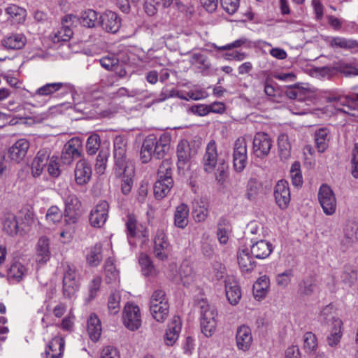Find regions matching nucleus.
I'll return each mask as SVG.
<instances>
[{"mask_svg": "<svg viewBox=\"0 0 358 358\" xmlns=\"http://www.w3.org/2000/svg\"><path fill=\"white\" fill-rule=\"evenodd\" d=\"M173 185L171 162L166 159L159 167L157 180L154 185V194L156 199H162L169 193Z\"/></svg>", "mask_w": 358, "mask_h": 358, "instance_id": "f257e3e1", "label": "nucleus"}, {"mask_svg": "<svg viewBox=\"0 0 358 358\" xmlns=\"http://www.w3.org/2000/svg\"><path fill=\"white\" fill-rule=\"evenodd\" d=\"M197 153V150L194 145L191 146L187 140H181L177 146V166L179 173L186 175L191 164V159Z\"/></svg>", "mask_w": 358, "mask_h": 358, "instance_id": "f03ea898", "label": "nucleus"}, {"mask_svg": "<svg viewBox=\"0 0 358 358\" xmlns=\"http://www.w3.org/2000/svg\"><path fill=\"white\" fill-rule=\"evenodd\" d=\"M199 307L201 331L206 337H210L216 329L215 317L217 316V312L205 301L199 302Z\"/></svg>", "mask_w": 358, "mask_h": 358, "instance_id": "7ed1b4c3", "label": "nucleus"}, {"mask_svg": "<svg viewBox=\"0 0 358 358\" xmlns=\"http://www.w3.org/2000/svg\"><path fill=\"white\" fill-rule=\"evenodd\" d=\"M80 287L79 275L75 266L66 264L63 276V294L68 299L73 297Z\"/></svg>", "mask_w": 358, "mask_h": 358, "instance_id": "20e7f679", "label": "nucleus"}, {"mask_svg": "<svg viewBox=\"0 0 358 358\" xmlns=\"http://www.w3.org/2000/svg\"><path fill=\"white\" fill-rule=\"evenodd\" d=\"M318 200L324 213L332 215L336 210V199L331 188L327 184L320 186L318 191Z\"/></svg>", "mask_w": 358, "mask_h": 358, "instance_id": "39448f33", "label": "nucleus"}, {"mask_svg": "<svg viewBox=\"0 0 358 358\" xmlns=\"http://www.w3.org/2000/svg\"><path fill=\"white\" fill-rule=\"evenodd\" d=\"M64 203L66 224L67 225L76 224L81 215L80 211L81 203L80 201L75 194H69L64 198Z\"/></svg>", "mask_w": 358, "mask_h": 358, "instance_id": "423d86ee", "label": "nucleus"}, {"mask_svg": "<svg viewBox=\"0 0 358 358\" xmlns=\"http://www.w3.org/2000/svg\"><path fill=\"white\" fill-rule=\"evenodd\" d=\"M122 320L128 329L135 331L139 329L141 325V316L138 306L127 303L124 308Z\"/></svg>", "mask_w": 358, "mask_h": 358, "instance_id": "0eeeda50", "label": "nucleus"}, {"mask_svg": "<svg viewBox=\"0 0 358 358\" xmlns=\"http://www.w3.org/2000/svg\"><path fill=\"white\" fill-rule=\"evenodd\" d=\"M109 204L106 201H101L91 210L89 216L90 223L96 228L102 227L108 217Z\"/></svg>", "mask_w": 358, "mask_h": 358, "instance_id": "6e6552de", "label": "nucleus"}, {"mask_svg": "<svg viewBox=\"0 0 358 358\" xmlns=\"http://www.w3.org/2000/svg\"><path fill=\"white\" fill-rule=\"evenodd\" d=\"M170 252L171 245L166 235L163 230L158 229L154 238L153 252L155 257L161 261H165L168 259Z\"/></svg>", "mask_w": 358, "mask_h": 358, "instance_id": "1a4fd4ad", "label": "nucleus"}, {"mask_svg": "<svg viewBox=\"0 0 358 358\" xmlns=\"http://www.w3.org/2000/svg\"><path fill=\"white\" fill-rule=\"evenodd\" d=\"M52 151L48 148L38 151L31 164V174L34 178L41 176L50 159Z\"/></svg>", "mask_w": 358, "mask_h": 358, "instance_id": "9d476101", "label": "nucleus"}, {"mask_svg": "<svg viewBox=\"0 0 358 358\" xmlns=\"http://www.w3.org/2000/svg\"><path fill=\"white\" fill-rule=\"evenodd\" d=\"M234 166L236 171L241 172L247 164V143L244 138H238L234 148Z\"/></svg>", "mask_w": 358, "mask_h": 358, "instance_id": "9b49d317", "label": "nucleus"}, {"mask_svg": "<svg viewBox=\"0 0 358 358\" xmlns=\"http://www.w3.org/2000/svg\"><path fill=\"white\" fill-rule=\"evenodd\" d=\"M273 145V141L268 134L264 132L257 133L253 139V152L259 158L267 156Z\"/></svg>", "mask_w": 358, "mask_h": 358, "instance_id": "f8f14e48", "label": "nucleus"}, {"mask_svg": "<svg viewBox=\"0 0 358 358\" xmlns=\"http://www.w3.org/2000/svg\"><path fill=\"white\" fill-rule=\"evenodd\" d=\"M72 90L73 85L68 83H48L38 88L35 92L31 94V97L52 96L59 91L67 92Z\"/></svg>", "mask_w": 358, "mask_h": 358, "instance_id": "ddd939ff", "label": "nucleus"}, {"mask_svg": "<svg viewBox=\"0 0 358 358\" xmlns=\"http://www.w3.org/2000/svg\"><path fill=\"white\" fill-rule=\"evenodd\" d=\"M273 194L278 207L282 210L286 209L291 199L288 182L285 180L278 181L275 186Z\"/></svg>", "mask_w": 358, "mask_h": 358, "instance_id": "4468645a", "label": "nucleus"}, {"mask_svg": "<svg viewBox=\"0 0 358 358\" xmlns=\"http://www.w3.org/2000/svg\"><path fill=\"white\" fill-rule=\"evenodd\" d=\"M82 151V142L78 138L70 139L64 146L62 152L63 162L69 164L74 158L80 157Z\"/></svg>", "mask_w": 358, "mask_h": 358, "instance_id": "2eb2a0df", "label": "nucleus"}, {"mask_svg": "<svg viewBox=\"0 0 358 358\" xmlns=\"http://www.w3.org/2000/svg\"><path fill=\"white\" fill-rule=\"evenodd\" d=\"M326 99L327 102L334 103V107L338 111L351 117H358V108L348 104V96L329 94Z\"/></svg>", "mask_w": 358, "mask_h": 358, "instance_id": "dca6fc26", "label": "nucleus"}, {"mask_svg": "<svg viewBox=\"0 0 358 358\" xmlns=\"http://www.w3.org/2000/svg\"><path fill=\"white\" fill-rule=\"evenodd\" d=\"M3 230L10 236L23 234L28 231L24 224H20L17 217L13 213H6L3 218Z\"/></svg>", "mask_w": 358, "mask_h": 358, "instance_id": "f3484780", "label": "nucleus"}, {"mask_svg": "<svg viewBox=\"0 0 358 358\" xmlns=\"http://www.w3.org/2000/svg\"><path fill=\"white\" fill-rule=\"evenodd\" d=\"M114 157V173L116 177L122 178L124 175H132L134 165L126 155H115Z\"/></svg>", "mask_w": 358, "mask_h": 358, "instance_id": "a211bd4d", "label": "nucleus"}, {"mask_svg": "<svg viewBox=\"0 0 358 358\" xmlns=\"http://www.w3.org/2000/svg\"><path fill=\"white\" fill-rule=\"evenodd\" d=\"M100 24L107 32L116 33L121 26L120 19L115 12L107 10L100 17Z\"/></svg>", "mask_w": 358, "mask_h": 358, "instance_id": "6ab92c4d", "label": "nucleus"}, {"mask_svg": "<svg viewBox=\"0 0 358 358\" xmlns=\"http://www.w3.org/2000/svg\"><path fill=\"white\" fill-rule=\"evenodd\" d=\"M217 162V150L216 143L211 140L207 144L203 157V165L206 172H212Z\"/></svg>", "mask_w": 358, "mask_h": 358, "instance_id": "aec40b11", "label": "nucleus"}, {"mask_svg": "<svg viewBox=\"0 0 358 358\" xmlns=\"http://www.w3.org/2000/svg\"><path fill=\"white\" fill-rule=\"evenodd\" d=\"M75 180L78 185H84L89 182L92 176V167L85 159L79 160L74 170Z\"/></svg>", "mask_w": 358, "mask_h": 358, "instance_id": "412c9836", "label": "nucleus"}, {"mask_svg": "<svg viewBox=\"0 0 358 358\" xmlns=\"http://www.w3.org/2000/svg\"><path fill=\"white\" fill-rule=\"evenodd\" d=\"M226 296L231 305H236L241 298L240 287L233 276H227L224 280Z\"/></svg>", "mask_w": 358, "mask_h": 358, "instance_id": "4be33fe9", "label": "nucleus"}, {"mask_svg": "<svg viewBox=\"0 0 358 358\" xmlns=\"http://www.w3.org/2000/svg\"><path fill=\"white\" fill-rule=\"evenodd\" d=\"M236 341L238 350L245 352L250 349L253 339L249 327L242 325L237 329Z\"/></svg>", "mask_w": 358, "mask_h": 358, "instance_id": "5701e85b", "label": "nucleus"}, {"mask_svg": "<svg viewBox=\"0 0 358 358\" xmlns=\"http://www.w3.org/2000/svg\"><path fill=\"white\" fill-rule=\"evenodd\" d=\"M30 144L26 138L17 140L9 149V157L15 162H21L27 155Z\"/></svg>", "mask_w": 358, "mask_h": 358, "instance_id": "b1692460", "label": "nucleus"}, {"mask_svg": "<svg viewBox=\"0 0 358 358\" xmlns=\"http://www.w3.org/2000/svg\"><path fill=\"white\" fill-rule=\"evenodd\" d=\"M64 345V340L56 336L49 342L42 356L43 358H60L63 354Z\"/></svg>", "mask_w": 358, "mask_h": 358, "instance_id": "393cba45", "label": "nucleus"}, {"mask_svg": "<svg viewBox=\"0 0 358 358\" xmlns=\"http://www.w3.org/2000/svg\"><path fill=\"white\" fill-rule=\"evenodd\" d=\"M251 241L253 243L251 245V253L257 259H265L273 251V246L268 241L264 240L255 241L253 238Z\"/></svg>", "mask_w": 358, "mask_h": 358, "instance_id": "a878e982", "label": "nucleus"}, {"mask_svg": "<svg viewBox=\"0 0 358 358\" xmlns=\"http://www.w3.org/2000/svg\"><path fill=\"white\" fill-rule=\"evenodd\" d=\"M50 241L46 237H41L36 245V261L45 264L50 259Z\"/></svg>", "mask_w": 358, "mask_h": 358, "instance_id": "bb28decb", "label": "nucleus"}, {"mask_svg": "<svg viewBox=\"0 0 358 358\" xmlns=\"http://www.w3.org/2000/svg\"><path fill=\"white\" fill-rule=\"evenodd\" d=\"M343 336V322L341 319L334 320L329 334L327 337V344L331 347L337 346Z\"/></svg>", "mask_w": 358, "mask_h": 358, "instance_id": "cd10ccee", "label": "nucleus"}, {"mask_svg": "<svg viewBox=\"0 0 358 358\" xmlns=\"http://www.w3.org/2000/svg\"><path fill=\"white\" fill-rule=\"evenodd\" d=\"M189 206L185 203L179 204L174 212V225L180 229H185L189 222Z\"/></svg>", "mask_w": 358, "mask_h": 358, "instance_id": "c85d7f7f", "label": "nucleus"}, {"mask_svg": "<svg viewBox=\"0 0 358 358\" xmlns=\"http://www.w3.org/2000/svg\"><path fill=\"white\" fill-rule=\"evenodd\" d=\"M26 43L27 38L22 34H12L1 41L2 45L10 50L22 49Z\"/></svg>", "mask_w": 358, "mask_h": 358, "instance_id": "c756f323", "label": "nucleus"}, {"mask_svg": "<svg viewBox=\"0 0 358 358\" xmlns=\"http://www.w3.org/2000/svg\"><path fill=\"white\" fill-rule=\"evenodd\" d=\"M209 203L207 200L201 199L193 204L192 214L197 222H203L208 215Z\"/></svg>", "mask_w": 358, "mask_h": 358, "instance_id": "7c9ffc66", "label": "nucleus"}, {"mask_svg": "<svg viewBox=\"0 0 358 358\" xmlns=\"http://www.w3.org/2000/svg\"><path fill=\"white\" fill-rule=\"evenodd\" d=\"M170 137L166 134L160 136L158 139L154 137V157L163 158L170 148Z\"/></svg>", "mask_w": 358, "mask_h": 358, "instance_id": "2f4dec72", "label": "nucleus"}, {"mask_svg": "<svg viewBox=\"0 0 358 358\" xmlns=\"http://www.w3.org/2000/svg\"><path fill=\"white\" fill-rule=\"evenodd\" d=\"M87 331L93 341H97L101 334V324L97 315L92 313L87 320Z\"/></svg>", "mask_w": 358, "mask_h": 358, "instance_id": "473e14b6", "label": "nucleus"}, {"mask_svg": "<svg viewBox=\"0 0 358 358\" xmlns=\"http://www.w3.org/2000/svg\"><path fill=\"white\" fill-rule=\"evenodd\" d=\"M237 259L242 272L250 273L254 270L255 262L247 250H239Z\"/></svg>", "mask_w": 358, "mask_h": 358, "instance_id": "72a5a7b5", "label": "nucleus"}, {"mask_svg": "<svg viewBox=\"0 0 358 358\" xmlns=\"http://www.w3.org/2000/svg\"><path fill=\"white\" fill-rule=\"evenodd\" d=\"M102 259V246L100 243H96L87 249L86 261L89 266L92 267L97 266L101 263Z\"/></svg>", "mask_w": 358, "mask_h": 358, "instance_id": "f704fd0d", "label": "nucleus"}, {"mask_svg": "<svg viewBox=\"0 0 358 358\" xmlns=\"http://www.w3.org/2000/svg\"><path fill=\"white\" fill-rule=\"evenodd\" d=\"M270 285L268 277L263 275L259 277L253 285V294L257 300H261L266 295Z\"/></svg>", "mask_w": 358, "mask_h": 358, "instance_id": "c9c22d12", "label": "nucleus"}, {"mask_svg": "<svg viewBox=\"0 0 358 358\" xmlns=\"http://www.w3.org/2000/svg\"><path fill=\"white\" fill-rule=\"evenodd\" d=\"M330 134L327 128H320L315 131V141L320 152H323L327 149Z\"/></svg>", "mask_w": 358, "mask_h": 358, "instance_id": "e433bc0d", "label": "nucleus"}, {"mask_svg": "<svg viewBox=\"0 0 358 358\" xmlns=\"http://www.w3.org/2000/svg\"><path fill=\"white\" fill-rule=\"evenodd\" d=\"M139 264L141 266V271L145 276H155L157 271L153 265L150 257L146 254H141L138 258Z\"/></svg>", "mask_w": 358, "mask_h": 358, "instance_id": "4c0bfd02", "label": "nucleus"}, {"mask_svg": "<svg viewBox=\"0 0 358 358\" xmlns=\"http://www.w3.org/2000/svg\"><path fill=\"white\" fill-rule=\"evenodd\" d=\"M73 30L69 24H62L52 34V40L54 43L68 41L73 36Z\"/></svg>", "mask_w": 358, "mask_h": 358, "instance_id": "58836bf2", "label": "nucleus"}, {"mask_svg": "<svg viewBox=\"0 0 358 358\" xmlns=\"http://www.w3.org/2000/svg\"><path fill=\"white\" fill-rule=\"evenodd\" d=\"M231 231L229 222L224 218H221L217 224V236L221 244H226L229 240V235Z\"/></svg>", "mask_w": 358, "mask_h": 358, "instance_id": "ea45409f", "label": "nucleus"}, {"mask_svg": "<svg viewBox=\"0 0 358 358\" xmlns=\"http://www.w3.org/2000/svg\"><path fill=\"white\" fill-rule=\"evenodd\" d=\"M27 272L24 266L18 262L11 264L8 270V278L16 282H20Z\"/></svg>", "mask_w": 358, "mask_h": 358, "instance_id": "a19ab883", "label": "nucleus"}, {"mask_svg": "<svg viewBox=\"0 0 358 358\" xmlns=\"http://www.w3.org/2000/svg\"><path fill=\"white\" fill-rule=\"evenodd\" d=\"M106 282L108 284H117L120 281L119 271L116 269L111 259H108L105 263Z\"/></svg>", "mask_w": 358, "mask_h": 358, "instance_id": "79ce46f5", "label": "nucleus"}, {"mask_svg": "<svg viewBox=\"0 0 358 358\" xmlns=\"http://www.w3.org/2000/svg\"><path fill=\"white\" fill-rule=\"evenodd\" d=\"M330 45L333 48L351 50L358 47V43L355 40L348 39L343 37H334L330 41Z\"/></svg>", "mask_w": 358, "mask_h": 358, "instance_id": "37998d69", "label": "nucleus"}, {"mask_svg": "<svg viewBox=\"0 0 358 358\" xmlns=\"http://www.w3.org/2000/svg\"><path fill=\"white\" fill-rule=\"evenodd\" d=\"M278 145L280 158L282 160L287 159L290 157L291 145L286 134H282L278 136Z\"/></svg>", "mask_w": 358, "mask_h": 358, "instance_id": "c03bdc74", "label": "nucleus"}, {"mask_svg": "<svg viewBox=\"0 0 358 358\" xmlns=\"http://www.w3.org/2000/svg\"><path fill=\"white\" fill-rule=\"evenodd\" d=\"M179 274L184 286H188L194 281V275L192 268L187 262H182L181 264Z\"/></svg>", "mask_w": 358, "mask_h": 358, "instance_id": "a18cd8bd", "label": "nucleus"}, {"mask_svg": "<svg viewBox=\"0 0 358 358\" xmlns=\"http://www.w3.org/2000/svg\"><path fill=\"white\" fill-rule=\"evenodd\" d=\"M98 16L99 14L95 10L88 9L82 13L80 22L85 27L89 28L94 27L99 23V22H98Z\"/></svg>", "mask_w": 358, "mask_h": 358, "instance_id": "49530a36", "label": "nucleus"}, {"mask_svg": "<svg viewBox=\"0 0 358 358\" xmlns=\"http://www.w3.org/2000/svg\"><path fill=\"white\" fill-rule=\"evenodd\" d=\"M151 315L154 319L159 322H163L167 317L169 312V304L161 303L157 307L150 308Z\"/></svg>", "mask_w": 358, "mask_h": 358, "instance_id": "de8ad7c7", "label": "nucleus"}, {"mask_svg": "<svg viewBox=\"0 0 358 358\" xmlns=\"http://www.w3.org/2000/svg\"><path fill=\"white\" fill-rule=\"evenodd\" d=\"M189 62L201 71L207 70L210 67L208 57L201 53H194L191 56Z\"/></svg>", "mask_w": 358, "mask_h": 358, "instance_id": "09e8293b", "label": "nucleus"}, {"mask_svg": "<svg viewBox=\"0 0 358 358\" xmlns=\"http://www.w3.org/2000/svg\"><path fill=\"white\" fill-rule=\"evenodd\" d=\"M317 348V339L312 332H306L303 335V349L306 353H313Z\"/></svg>", "mask_w": 358, "mask_h": 358, "instance_id": "8fccbe9b", "label": "nucleus"}, {"mask_svg": "<svg viewBox=\"0 0 358 358\" xmlns=\"http://www.w3.org/2000/svg\"><path fill=\"white\" fill-rule=\"evenodd\" d=\"M261 185L256 178H250L247 183L245 197L250 200H255L259 194Z\"/></svg>", "mask_w": 358, "mask_h": 358, "instance_id": "3c124183", "label": "nucleus"}, {"mask_svg": "<svg viewBox=\"0 0 358 358\" xmlns=\"http://www.w3.org/2000/svg\"><path fill=\"white\" fill-rule=\"evenodd\" d=\"M120 294L119 292H112L108 297V308L111 315L117 314L120 309Z\"/></svg>", "mask_w": 358, "mask_h": 358, "instance_id": "603ef678", "label": "nucleus"}, {"mask_svg": "<svg viewBox=\"0 0 358 358\" xmlns=\"http://www.w3.org/2000/svg\"><path fill=\"white\" fill-rule=\"evenodd\" d=\"M109 157L108 149H101L96 157L95 170L97 173L103 174L106 168L108 158Z\"/></svg>", "mask_w": 358, "mask_h": 358, "instance_id": "864d4df0", "label": "nucleus"}, {"mask_svg": "<svg viewBox=\"0 0 358 358\" xmlns=\"http://www.w3.org/2000/svg\"><path fill=\"white\" fill-rule=\"evenodd\" d=\"M339 319L334 316V306L332 305L326 306L320 311L318 316L319 321L322 324H327L331 322V326L333 325L334 320Z\"/></svg>", "mask_w": 358, "mask_h": 358, "instance_id": "5fc2aeb1", "label": "nucleus"}, {"mask_svg": "<svg viewBox=\"0 0 358 358\" xmlns=\"http://www.w3.org/2000/svg\"><path fill=\"white\" fill-rule=\"evenodd\" d=\"M101 139L98 134H94L90 136L86 143V150L88 155H94L100 148Z\"/></svg>", "mask_w": 358, "mask_h": 358, "instance_id": "6e6d98bb", "label": "nucleus"}, {"mask_svg": "<svg viewBox=\"0 0 358 358\" xmlns=\"http://www.w3.org/2000/svg\"><path fill=\"white\" fill-rule=\"evenodd\" d=\"M341 277L343 282L348 287H352L357 280V271L351 267H345Z\"/></svg>", "mask_w": 358, "mask_h": 358, "instance_id": "4d7b16f0", "label": "nucleus"}, {"mask_svg": "<svg viewBox=\"0 0 358 358\" xmlns=\"http://www.w3.org/2000/svg\"><path fill=\"white\" fill-rule=\"evenodd\" d=\"M6 13L17 22L24 20L26 10L17 5H10L6 9Z\"/></svg>", "mask_w": 358, "mask_h": 358, "instance_id": "13d9d810", "label": "nucleus"}, {"mask_svg": "<svg viewBox=\"0 0 358 358\" xmlns=\"http://www.w3.org/2000/svg\"><path fill=\"white\" fill-rule=\"evenodd\" d=\"M63 217L61 210L55 206H52L48 208L45 217L47 222L50 224H55L59 222Z\"/></svg>", "mask_w": 358, "mask_h": 358, "instance_id": "bf43d9fd", "label": "nucleus"}, {"mask_svg": "<svg viewBox=\"0 0 358 358\" xmlns=\"http://www.w3.org/2000/svg\"><path fill=\"white\" fill-rule=\"evenodd\" d=\"M162 303L164 304H169L165 292L162 289H157L152 293L151 296L150 301V308H155L157 306H160V304Z\"/></svg>", "mask_w": 358, "mask_h": 358, "instance_id": "052dcab7", "label": "nucleus"}, {"mask_svg": "<svg viewBox=\"0 0 358 358\" xmlns=\"http://www.w3.org/2000/svg\"><path fill=\"white\" fill-rule=\"evenodd\" d=\"M293 276V270L287 269L276 275L275 282L278 286L285 288L289 285Z\"/></svg>", "mask_w": 358, "mask_h": 358, "instance_id": "680f3d73", "label": "nucleus"}, {"mask_svg": "<svg viewBox=\"0 0 358 358\" xmlns=\"http://www.w3.org/2000/svg\"><path fill=\"white\" fill-rule=\"evenodd\" d=\"M47 169L48 173L54 178H57L60 173L61 171L59 169V158L56 155H50V159L49 160Z\"/></svg>", "mask_w": 358, "mask_h": 358, "instance_id": "e2e57ef3", "label": "nucleus"}, {"mask_svg": "<svg viewBox=\"0 0 358 358\" xmlns=\"http://www.w3.org/2000/svg\"><path fill=\"white\" fill-rule=\"evenodd\" d=\"M242 46L249 47L250 41L245 37H241L231 43L227 44L222 46H215V48L220 51L231 50L233 48H237Z\"/></svg>", "mask_w": 358, "mask_h": 358, "instance_id": "0e129e2a", "label": "nucleus"}, {"mask_svg": "<svg viewBox=\"0 0 358 358\" xmlns=\"http://www.w3.org/2000/svg\"><path fill=\"white\" fill-rule=\"evenodd\" d=\"M358 224L355 222H349L345 225L344 236L349 241L353 242L357 238Z\"/></svg>", "mask_w": 358, "mask_h": 358, "instance_id": "69168bd1", "label": "nucleus"}, {"mask_svg": "<svg viewBox=\"0 0 358 358\" xmlns=\"http://www.w3.org/2000/svg\"><path fill=\"white\" fill-rule=\"evenodd\" d=\"M351 174L358 178V143H355L351 153Z\"/></svg>", "mask_w": 358, "mask_h": 358, "instance_id": "338daca9", "label": "nucleus"}, {"mask_svg": "<svg viewBox=\"0 0 358 358\" xmlns=\"http://www.w3.org/2000/svg\"><path fill=\"white\" fill-rule=\"evenodd\" d=\"M215 243L208 236L203 238L201 241V250L204 256L213 257L214 254Z\"/></svg>", "mask_w": 358, "mask_h": 358, "instance_id": "774afa93", "label": "nucleus"}]
</instances>
